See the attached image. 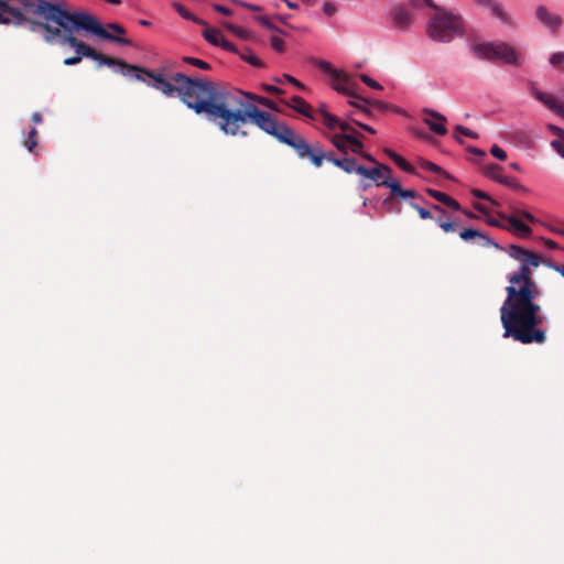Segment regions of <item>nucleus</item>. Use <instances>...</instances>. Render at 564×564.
<instances>
[{"mask_svg": "<svg viewBox=\"0 0 564 564\" xmlns=\"http://www.w3.org/2000/svg\"><path fill=\"white\" fill-rule=\"evenodd\" d=\"M508 254L520 262L517 271L508 275L507 297L500 307L502 336L521 344H543L546 332L540 326L545 319L536 302L541 291L532 279L531 268L541 263L539 257L520 246L510 245Z\"/></svg>", "mask_w": 564, "mask_h": 564, "instance_id": "f257e3e1", "label": "nucleus"}, {"mask_svg": "<svg viewBox=\"0 0 564 564\" xmlns=\"http://www.w3.org/2000/svg\"><path fill=\"white\" fill-rule=\"evenodd\" d=\"M147 85L160 90L167 97L177 96L187 108L199 115L206 112L218 126L227 121L234 109L231 93L219 87L212 80L202 77H189L175 73L170 80L162 74L151 70L147 73Z\"/></svg>", "mask_w": 564, "mask_h": 564, "instance_id": "f03ea898", "label": "nucleus"}, {"mask_svg": "<svg viewBox=\"0 0 564 564\" xmlns=\"http://www.w3.org/2000/svg\"><path fill=\"white\" fill-rule=\"evenodd\" d=\"M43 13L48 14V19L61 30V36L54 43L69 45L75 50V54L87 57L91 54V47L74 36V32L84 30L88 33L99 36L102 40L111 41L120 45L129 46L131 41L126 37L116 36L105 30L102 24L93 15L80 11H68L61 4L43 3L40 7Z\"/></svg>", "mask_w": 564, "mask_h": 564, "instance_id": "7ed1b4c3", "label": "nucleus"}, {"mask_svg": "<svg viewBox=\"0 0 564 564\" xmlns=\"http://www.w3.org/2000/svg\"><path fill=\"white\" fill-rule=\"evenodd\" d=\"M253 122L264 133L274 137L279 142L289 145L294 150L301 134L283 122H279L270 112L259 109L256 104L240 102L239 109H232L230 117L220 126V130L229 135H247L241 130L248 121Z\"/></svg>", "mask_w": 564, "mask_h": 564, "instance_id": "20e7f679", "label": "nucleus"}, {"mask_svg": "<svg viewBox=\"0 0 564 564\" xmlns=\"http://www.w3.org/2000/svg\"><path fill=\"white\" fill-rule=\"evenodd\" d=\"M465 32L463 15L442 7L435 9L426 23L427 36L438 43H449L456 37H463Z\"/></svg>", "mask_w": 564, "mask_h": 564, "instance_id": "39448f33", "label": "nucleus"}, {"mask_svg": "<svg viewBox=\"0 0 564 564\" xmlns=\"http://www.w3.org/2000/svg\"><path fill=\"white\" fill-rule=\"evenodd\" d=\"M473 54L484 61H500L508 65L520 66L522 55L510 44L501 41L475 43L470 46Z\"/></svg>", "mask_w": 564, "mask_h": 564, "instance_id": "423d86ee", "label": "nucleus"}, {"mask_svg": "<svg viewBox=\"0 0 564 564\" xmlns=\"http://www.w3.org/2000/svg\"><path fill=\"white\" fill-rule=\"evenodd\" d=\"M87 57L97 62L98 66L106 65L112 67L116 73H120L126 77L134 78L144 84L148 82L147 73L151 72L150 69L128 64L121 59L105 56L100 53H97L95 50H91V54Z\"/></svg>", "mask_w": 564, "mask_h": 564, "instance_id": "0eeeda50", "label": "nucleus"}, {"mask_svg": "<svg viewBox=\"0 0 564 564\" xmlns=\"http://www.w3.org/2000/svg\"><path fill=\"white\" fill-rule=\"evenodd\" d=\"M15 3L20 4L26 12L32 13L33 15H39L44 19V23H36L33 26L35 30L36 26H41L44 29V40L47 43H54L61 36V30L57 28H53L51 25L52 20L48 19V14L43 13L40 7H43V3L54 4L53 2L46 0H15Z\"/></svg>", "mask_w": 564, "mask_h": 564, "instance_id": "6e6552de", "label": "nucleus"}, {"mask_svg": "<svg viewBox=\"0 0 564 564\" xmlns=\"http://www.w3.org/2000/svg\"><path fill=\"white\" fill-rule=\"evenodd\" d=\"M294 151L300 159H308L315 167H319L324 160L334 164V161L339 159L336 158L332 151H325L319 142L310 144L302 135Z\"/></svg>", "mask_w": 564, "mask_h": 564, "instance_id": "1a4fd4ad", "label": "nucleus"}, {"mask_svg": "<svg viewBox=\"0 0 564 564\" xmlns=\"http://www.w3.org/2000/svg\"><path fill=\"white\" fill-rule=\"evenodd\" d=\"M536 20L552 33L557 32L563 23V19L560 14L550 11L545 6L540 4L534 11Z\"/></svg>", "mask_w": 564, "mask_h": 564, "instance_id": "9d476101", "label": "nucleus"}, {"mask_svg": "<svg viewBox=\"0 0 564 564\" xmlns=\"http://www.w3.org/2000/svg\"><path fill=\"white\" fill-rule=\"evenodd\" d=\"M474 3L478 7L488 9L501 24L507 26H512L514 24L512 15L497 0H474Z\"/></svg>", "mask_w": 564, "mask_h": 564, "instance_id": "9b49d317", "label": "nucleus"}, {"mask_svg": "<svg viewBox=\"0 0 564 564\" xmlns=\"http://www.w3.org/2000/svg\"><path fill=\"white\" fill-rule=\"evenodd\" d=\"M231 96H232L234 109H239V104L245 102V101L252 102V104L258 102L261 106L272 109V110L276 109L274 101H272L271 99L265 98V97L257 96L252 93L236 90L235 93H231Z\"/></svg>", "mask_w": 564, "mask_h": 564, "instance_id": "f8f14e48", "label": "nucleus"}, {"mask_svg": "<svg viewBox=\"0 0 564 564\" xmlns=\"http://www.w3.org/2000/svg\"><path fill=\"white\" fill-rule=\"evenodd\" d=\"M424 118L423 121L427 124L431 131L438 135H444L447 132V129L444 124L446 121L445 116L441 115L437 111L431 109L423 110Z\"/></svg>", "mask_w": 564, "mask_h": 564, "instance_id": "ddd939ff", "label": "nucleus"}, {"mask_svg": "<svg viewBox=\"0 0 564 564\" xmlns=\"http://www.w3.org/2000/svg\"><path fill=\"white\" fill-rule=\"evenodd\" d=\"M499 217L508 221V225L505 227V229L512 231L520 237H529L531 235L532 229L516 215L508 216L506 214L499 213Z\"/></svg>", "mask_w": 564, "mask_h": 564, "instance_id": "4468645a", "label": "nucleus"}, {"mask_svg": "<svg viewBox=\"0 0 564 564\" xmlns=\"http://www.w3.org/2000/svg\"><path fill=\"white\" fill-rule=\"evenodd\" d=\"M459 237L463 240H465V241H470V240L479 239V240L482 241L481 245L485 246V247L491 246V247H494L496 249H500L501 248L498 242H496L495 240H492L487 235H485L481 231H479L477 229H474V228H466V229L462 230L459 232Z\"/></svg>", "mask_w": 564, "mask_h": 564, "instance_id": "2eb2a0df", "label": "nucleus"}, {"mask_svg": "<svg viewBox=\"0 0 564 564\" xmlns=\"http://www.w3.org/2000/svg\"><path fill=\"white\" fill-rule=\"evenodd\" d=\"M382 171H387V176L391 174V169L386 164H377L375 167L359 166V175L371 180L377 185H381Z\"/></svg>", "mask_w": 564, "mask_h": 564, "instance_id": "dca6fc26", "label": "nucleus"}, {"mask_svg": "<svg viewBox=\"0 0 564 564\" xmlns=\"http://www.w3.org/2000/svg\"><path fill=\"white\" fill-rule=\"evenodd\" d=\"M391 15L393 24L398 29H408L413 22L412 14L402 6L395 7Z\"/></svg>", "mask_w": 564, "mask_h": 564, "instance_id": "f3484780", "label": "nucleus"}, {"mask_svg": "<svg viewBox=\"0 0 564 564\" xmlns=\"http://www.w3.org/2000/svg\"><path fill=\"white\" fill-rule=\"evenodd\" d=\"M334 165L341 169L348 174L357 173L359 174V166L357 164V161L354 158H348L347 155H344L339 158L338 160L334 161Z\"/></svg>", "mask_w": 564, "mask_h": 564, "instance_id": "a211bd4d", "label": "nucleus"}, {"mask_svg": "<svg viewBox=\"0 0 564 564\" xmlns=\"http://www.w3.org/2000/svg\"><path fill=\"white\" fill-rule=\"evenodd\" d=\"M293 106L292 108L297 111L299 113L315 120L316 117L311 112L310 105L301 97V96H293L292 97Z\"/></svg>", "mask_w": 564, "mask_h": 564, "instance_id": "6ab92c4d", "label": "nucleus"}, {"mask_svg": "<svg viewBox=\"0 0 564 564\" xmlns=\"http://www.w3.org/2000/svg\"><path fill=\"white\" fill-rule=\"evenodd\" d=\"M330 141L340 153H343L344 155L348 154V152H349L348 143L350 141L349 133L335 134Z\"/></svg>", "mask_w": 564, "mask_h": 564, "instance_id": "aec40b11", "label": "nucleus"}, {"mask_svg": "<svg viewBox=\"0 0 564 564\" xmlns=\"http://www.w3.org/2000/svg\"><path fill=\"white\" fill-rule=\"evenodd\" d=\"M417 164L423 169V170H426V171H430V172H433L435 174H438L447 180H452V176L449 173H447L445 170H443V167H441L440 165L431 162V161H427V160H424V159H419L417 160Z\"/></svg>", "mask_w": 564, "mask_h": 564, "instance_id": "412c9836", "label": "nucleus"}, {"mask_svg": "<svg viewBox=\"0 0 564 564\" xmlns=\"http://www.w3.org/2000/svg\"><path fill=\"white\" fill-rule=\"evenodd\" d=\"M204 39L212 45L219 46L224 35L221 31L215 28H207L203 32Z\"/></svg>", "mask_w": 564, "mask_h": 564, "instance_id": "4be33fe9", "label": "nucleus"}, {"mask_svg": "<svg viewBox=\"0 0 564 564\" xmlns=\"http://www.w3.org/2000/svg\"><path fill=\"white\" fill-rule=\"evenodd\" d=\"M386 153L401 170L410 174L414 173V169L412 167V165L408 163L401 155L397 154L391 150H386Z\"/></svg>", "mask_w": 564, "mask_h": 564, "instance_id": "5701e85b", "label": "nucleus"}, {"mask_svg": "<svg viewBox=\"0 0 564 564\" xmlns=\"http://www.w3.org/2000/svg\"><path fill=\"white\" fill-rule=\"evenodd\" d=\"M484 174L488 178L500 182L503 174H502V167L498 164H488L484 167Z\"/></svg>", "mask_w": 564, "mask_h": 564, "instance_id": "b1692460", "label": "nucleus"}, {"mask_svg": "<svg viewBox=\"0 0 564 564\" xmlns=\"http://www.w3.org/2000/svg\"><path fill=\"white\" fill-rule=\"evenodd\" d=\"M238 54L240 58L247 62L248 64L254 67L262 66V62L260 61V58L249 47H245L242 51H239Z\"/></svg>", "mask_w": 564, "mask_h": 564, "instance_id": "393cba45", "label": "nucleus"}, {"mask_svg": "<svg viewBox=\"0 0 564 564\" xmlns=\"http://www.w3.org/2000/svg\"><path fill=\"white\" fill-rule=\"evenodd\" d=\"M10 2H15V0H0V3L4 4L7 9L18 12L19 17H18L17 21H14V22H0V24L21 25L24 22H26L28 19L24 17V14L21 12V10L19 8H14L13 6H11Z\"/></svg>", "mask_w": 564, "mask_h": 564, "instance_id": "a878e982", "label": "nucleus"}, {"mask_svg": "<svg viewBox=\"0 0 564 564\" xmlns=\"http://www.w3.org/2000/svg\"><path fill=\"white\" fill-rule=\"evenodd\" d=\"M381 185L390 188L391 193L399 196L400 192L402 191V187L400 186V183L389 174L381 181Z\"/></svg>", "mask_w": 564, "mask_h": 564, "instance_id": "bb28decb", "label": "nucleus"}, {"mask_svg": "<svg viewBox=\"0 0 564 564\" xmlns=\"http://www.w3.org/2000/svg\"><path fill=\"white\" fill-rule=\"evenodd\" d=\"M544 105L555 111L557 115H561V116H564V104L560 100H557L556 98L552 97L550 95V97L545 100Z\"/></svg>", "mask_w": 564, "mask_h": 564, "instance_id": "cd10ccee", "label": "nucleus"}, {"mask_svg": "<svg viewBox=\"0 0 564 564\" xmlns=\"http://www.w3.org/2000/svg\"><path fill=\"white\" fill-rule=\"evenodd\" d=\"M18 17V12L11 11L7 9L4 4L0 3V22H14Z\"/></svg>", "mask_w": 564, "mask_h": 564, "instance_id": "c85d7f7f", "label": "nucleus"}, {"mask_svg": "<svg viewBox=\"0 0 564 564\" xmlns=\"http://www.w3.org/2000/svg\"><path fill=\"white\" fill-rule=\"evenodd\" d=\"M322 121L328 130L334 131L336 128H338L340 120L338 119V117L329 112L325 113V116L322 118Z\"/></svg>", "mask_w": 564, "mask_h": 564, "instance_id": "c756f323", "label": "nucleus"}, {"mask_svg": "<svg viewBox=\"0 0 564 564\" xmlns=\"http://www.w3.org/2000/svg\"><path fill=\"white\" fill-rule=\"evenodd\" d=\"M350 147H349V152L354 153V154H362V149H364V143L360 139H358L356 135L354 134H350Z\"/></svg>", "mask_w": 564, "mask_h": 564, "instance_id": "7c9ffc66", "label": "nucleus"}, {"mask_svg": "<svg viewBox=\"0 0 564 564\" xmlns=\"http://www.w3.org/2000/svg\"><path fill=\"white\" fill-rule=\"evenodd\" d=\"M183 61L185 63L193 65L195 67H198L200 69H205V70L210 69V65L207 62L196 58V57L186 56L183 58Z\"/></svg>", "mask_w": 564, "mask_h": 564, "instance_id": "2f4dec72", "label": "nucleus"}, {"mask_svg": "<svg viewBox=\"0 0 564 564\" xmlns=\"http://www.w3.org/2000/svg\"><path fill=\"white\" fill-rule=\"evenodd\" d=\"M315 64L318 66L319 69H322L325 73L332 74L333 77L340 76L339 72L333 69V66L329 62L324 59H317L315 61Z\"/></svg>", "mask_w": 564, "mask_h": 564, "instance_id": "473e14b6", "label": "nucleus"}, {"mask_svg": "<svg viewBox=\"0 0 564 564\" xmlns=\"http://www.w3.org/2000/svg\"><path fill=\"white\" fill-rule=\"evenodd\" d=\"M230 32H232L235 35L241 37V39H247L249 33L247 30L240 28V26H237L235 24H231V23H225L224 24Z\"/></svg>", "mask_w": 564, "mask_h": 564, "instance_id": "72a5a7b5", "label": "nucleus"}, {"mask_svg": "<svg viewBox=\"0 0 564 564\" xmlns=\"http://www.w3.org/2000/svg\"><path fill=\"white\" fill-rule=\"evenodd\" d=\"M410 4L412 6L413 9H421L423 8L424 6L431 8V9H436L438 8L434 2L433 0H410Z\"/></svg>", "mask_w": 564, "mask_h": 564, "instance_id": "f704fd0d", "label": "nucleus"}, {"mask_svg": "<svg viewBox=\"0 0 564 564\" xmlns=\"http://www.w3.org/2000/svg\"><path fill=\"white\" fill-rule=\"evenodd\" d=\"M333 88L341 94L349 95L350 91L346 84L338 77H333Z\"/></svg>", "mask_w": 564, "mask_h": 564, "instance_id": "c9c22d12", "label": "nucleus"}, {"mask_svg": "<svg viewBox=\"0 0 564 564\" xmlns=\"http://www.w3.org/2000/svg\"><path fill=\"white\" fill-rule=\"evenodd\" d=\"M360 79L364 84H366L367 86L373 88V89H377V90H381L382 89V86L381 84H379L377 80L372 79L370 76L366 75V74H361L360 75Z\"/></svg>", "mask_w": 564, "mask_h": 564, "instance_id": "e433bc0d", "label": "nucleus"}, {"mask_svg": "<svg viewBox=\"0 0 564 564\" xmlns=\"http://www.w3.org/2000/svg\"><path fill=\"white\" fill-rule=\"evenodd\" d=\"M436 223L445 232H454L456 230V226L451 220H443L442 218H437Z\"/></svg>", "mask_w": 564, "mask_h": 564, "instance_id": "4c0bfd02", "label": "nucleus"}, {"mask_svg": "<svg viewBox=\"0 0 564 564\" xmlns=\"http://www.w3.org/2000/svg\"><path fill=\"white\" fill-rule=\"evenodd\" d=\"M36 134H37V131L35 128H32L30 131H29V135H28V142H26V148L28 150L31 152L37 144L36 142Z\"/></svg>", "mask_w": 564, "mask_h": 564, "instance_id": "58836bf2", "label": "nucleus"}, {"mask_svg": "<svg viewBox=\"0 0 564 564\" xmlns=\"http://www.w3.org/2000/svg\"><path fill=\"white\" fill-rule=\"evenodd\" d=\"M426 193L432 196L433 198H435L436 200H438L440 203L442 204H445V202L447 200L448 198V195L445 194V193H442V192H438L436 189H432V188H427L426 189Z\"/></svg>", "mask_w": 564, "mask_h": 564, "instance_id": "ea45409f", "label": "nucleus"}, {"mask_svg": "<svg viewBox=\"0 0 564 564\" xmlns=\"http://www.w3.org/2000/svg\"><path fill=\"white\" fill-rule=\"evenodd\" d=\"M549 62L552 66H558L561 64H564V52L553 53L550 56Z\"/></svg>", "mask_w": 564, "mask_h": 564, "instance_id": "a19ab883", "label": "nucleus"}, {"mask_svg": "<svg viewBox=\"0 0 564 564\" xmlns=\"http://www.w3.org/2000/svg\"><path fill=\"white\" fill-rule=\"evenodd\" d=\"M322 10L327 17H333L334 14H336L338 9L337 6L333 2H324L322 6Z\"/></svg>", "mask_w": 564, "mask_h": 564, "instance_id": "79ce46f5", "label": "nucleus"}, {"mask_svg": "<svg viewBox=\"0 0 564 564\" xmlns=\"http://www.w3.org/2000/svg\"><path fill=\"white\" fill-rule=\"evenodd\" d=\"M490 153L500 161H505L507 159L506 151L496 144L491 147Z\"/></svg>", "mask_w": 564, "mask_h": 564, "instance_id": "37998d69", "label": "nucleus"}, {"mask_svg": "<svg viewBox=\"0 0 564 564\" xmlns=\"http://www.w3.org/2000/svg\"><path fill=\"white\" fill-rule=\"evenodd\" d=\"M410 205H411V207H412L413 209H415V210L419 213V215H420V217H421L422 219H431V218H432V215H431V212H430V210H427V209H425V208L421 207V206H420V205H417L416 203H411Z\"/></svg>", "mask_w": 564, "mask_h": 564, "instance_id": "c03bdc74", "label": "nucleus"}, {"mask_svg": "<svg viewBox=\"0 0 564 564\" xmlns=\"http://www.w3.org/2000/svg\"><path fill=\"white\" fill-rule=\"evenodd\" d=\"M173 8L177 11V13L184 18V19H188V18H192V13L183 6L181 4L180 2H174L173 3Z\"/></svg>", "mask_w": 564, "mask_h": 564, "instance_id": "a18cd8bd", "label": "nucleus"}, {"mask_svg": "<svg viewBox=\"0 0 564 564\" xmlns=\"http://www.w3.org/2000/svg\"><path fill=\"white\" fill-rule=\"evenodd\" d=\"M271 46L274 51L281 53L284 50V41L281 37L272 36L271 37Z\"/></svg>", "mask_w": 564, "mask_h": 564, "instance_id": "49530a36", "label": "nucleus"}, {"mask_svg": "<svg viewBox=\"0 0 564 564\" xmlns=\"http://www.w3.org/2000/svg\"><path fill=\"white\" fill-rule=\"evenodd\" d=\"M499 183L503 184L506 186L512 187V188H521L520 183L516 178H512V177H509L506 175L502 176V178Z\"/></svg>", "mask_w": 564, "mask_h": 564, "instance_id": "de8ad7c7", "label": "nucleus"}, {"mask_svg": "<svg viewBox=\"0 0 564 564\" xmlns=\"http://www.w3.org/2000/svg\"><path fill=\"white\" fill-rule=\"evenodd\" d=\"M471 194L473 196H475L476 198H479V199H487L489 200L492 205H498V203L491 198L487 193L480 191V189H473L471 191Z\"/></svg>", "mask_w": 564, "mask_h": 564, "instance_id": "09e8293b", "label": "nucleus"}, {"mask_svg": "<svg viewBox=\"0 0 564 564\" xmlns=\"http://www.w3.org/2000/svg\"><path fill=\"white\" fill-rule=\"evenodd\" d=\"M338 128L343 131V133H349L356 135V130L345 120H340Z\"/></svg>", "mask_w": 564, "mask_h": 564, "instance_id": "8fccbe9b", "label": "nucleus"}, {"mask_svg": "<svg viewBox=\"0 0 564 564\" xmlns=\"http://www.w3.org/2000/svg\"><path fill=\"white\" fill-rule=\"evenodd\" d=\"M455 129L459 133L465 134L466 137H469L471 139H477L478 138V134L475 131H473V130H470V129H468V128H466L464 126H456Z\"/></svg>", "mask_w": 564, "mask_h": 564, "instance_id": "3c124183", "label": "nucleus"}, {"mask_svg": "<svg viewBox=\"0 0 564 564\" xmlns=\"http://www.w3.org/2000/svg\"><path fill=\"white\" fill-rule=\"evenodd\" d=\"M257 21L269 30L280 31L274 24L270 22V20L267 17H258Z\"/></svg>", "mask_w": 564, "mask_h": 564, "instance_id": "603ef678", "label": "nucleus"}, {"mask_svg": "<svg viewBox=\"0 0 564 564\" xmlns=\"http://www.w3.org/2000/svg\"><path fill=\"white\" fill-rule=\"evenodd\" d=\"M220 47H223L225 51H228V52H234V53H237L238 54V50L236 48V46L229 42L228 40H226L225 37L221 40L220 42Z\"/></svg>", "mask_w": 564, "mask_h": 564, "instance_id": "864d4df0", "label": "nucleus"}, {"mask_svg": "<svg viewBox=\"0 0 564 564\" xmlns=\"http://www.w3.org/2000/svg\"><path fill=\"white\" fill-rule=\"evenodd\" d=\"M551 147L564 159V143L560 140H553Z\"/></svg>", "mask_w": 564, "mask_h": 564, "instance_id": "5fc2aeb1", "label": "nucleus"}, {"mask_svg": "<svg viewBox=\"0 0 564 564\" xmlns=\"http://www.w3.org/2000/svg\"><path fill=\"white\" fill-rule=\"evenodd\" d=\"M232 2L238 6L243 7L246 9H249L251 11H261V7L257 6V4H252V3H248V2H243V1H239V0H232Z\"/></svg>", "mask_w": 564, "mask_h": 564, "instance_id": "6e6d98bb", "label": "nucleus"}, {"mask_svg": "<svg viewBox=\"0 0 564 564\" xmlns=\"http://www.w3.org/2000/svg\"><path fill=\"white\" fill-rule=\"evenodd\" d=\"M105 30L107 32H108V30H111V31H113L117 34H124L126 33V30L123 29V26H121L118 23H108L107 24V29H105Z\"/></svg>", "mask_w": 564, "mask_h": 564, "instance_id": "4d7b16f0", "label": "nucleus"}, {"mask_svg": "<svg viewBox=\"0 0 564 564\" xmlns=\"http://www.w3.org/2000/svg\"><path fill=\"white\" fill-rule=\"evenodd\" d=\"M262 89L270 94H276V95L283 94V90L274 85L264 84L262 86Z\"/></svg>", "mask_w": 564, "mask_h": 564, "instance_id": "13d9d810", "label": "nucleus"}, {"mask_svg": "<svg viewBox=\"0 0 564 564\" xmlns=\"http://www.w3.org/2000/svg\"><path fill=\"white\" fill-rule=\"evenodd\" d=\"M82 56L78 54H75L74 56L67 57L64 59V65L66 66H73L78 64L82 61Z\"/></svg>", "mask_w": 564, "mask_h": 564, "instance_id": "bf43d9fd", "label": "nucleus"}, {"mask_svg": "<svg viewBox=\"0 0 564 564\" xmlns=\"http://www.w3.org/2000/svg\"><path fill=\"white\" fill-rule=\"evenodd\" d=\"M444 205H446L447 207H449L451 209H453L455 212L460 210L459 203L456 199L452 198L451 196H448V198Z\"/></svg>", "mask_w": 564, "mask_h": 564, "instance_id": "052dcab7", "label": "nucleus"}, {"mask_svg": "<svg viewBox=\"0 0 564 564\" xmlns=\"http://www.w3.org/2000/svg\"><path fill=\"white\" fill-rule=\"evenodd\" d=\"M417 196V193L413 189H403L400 192L399 197L400 198H415Z\"/></svg>", "mask_w": 564, "mask_h": 564, "instance_id": "680f3d73", "label": "nucleus"}, {"mask_svg": "<svg viewBox=\"0 0 564 564\" xmlns=\"http://www.w3.org/2000/svg\"><path fill=\"white\" fill-rule=\"evenodd\" d=\"M214 10L221 13V14H225V15H231V10L228 9L227 7L225 6H221V4H214L213 6Z\"/></svg>", "mask_w": 564, "mask_h": 564, "instance_id": "e2e57ef3", "label": "nucleus"}, {"mask_svg": "<svg viewBox=\"0 0 564 564\" xmlns=\"http://www.w3.org/2000/svg\"><path fill=\"white\" fill-rule=\"evenodd\" d=\"M533 95L535 96V98H536L538 100H540V101H541V102H543V104H544V102H545V100L550 97V95H547V94H545V93H543V91L536 90V89H534V90H533Z\"/></svg>", "mask_w": 564, "mask_h": 564, "instance_id": "0e129e2a", "label": "nucleus"}, {"mask_svg": "<svg viewBox=\"0 0 564 564\" xmlns=\"http://www.w3.org/2000/svg\"><path fill=\"white\" fill-rule=\"evenodd\" d=\"M517 213L531 223L536 221L535 217L527 210H517Z\"/></svg>", "mask_w": 564, "mask_h": 564, "instance_id": "69168bd1", "label": "nucleus"}, {"mask_svg": "<svg viewBox=\"0 0 564 564\" xmlns=\"http://www.w3.org/2000/svg\"><path fill=\"white\" fill-rule=\"evenodd\" d=\"M283 78L286 80V83H291V84H293L294 86H296L299 88H303L304 87L296 78H294V77H292V76H290L288 74H285L283 76Z\"/></svg>", "mask_w": 564, "mask_h": 564, "instance_id": "338daca9", "label": "nucleus"}, {"mask_svg": "<svg viewBox=\"0 0 564 564\" xmlns=\"http://www.w3.org/2000/svg\"><path fill=\"white\" fill-rule=\"evenodd\" d=\"M546 265L553 269L554 271L558 272L564 278V264L557 265L549 262L546 263Z\"/></svg>", "mask_w": 564, "mask_h": 564, "instance_id": "774afa93", "label": "nucleus"}]
</instances>
